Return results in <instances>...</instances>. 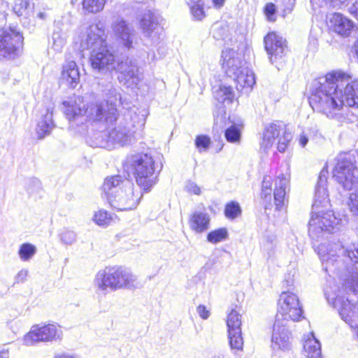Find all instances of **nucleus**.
<instances>
[{
  "instance_id": "f257e3e1",
  "label": "nucleus",
  "mask_w": 358,
  "mask_h": 358,
  "mask_svg": "<svg viewBox=\"0 0 358 358\" xmlns=\"http://www.w3.org/2000/svg\"><path fill=\"white\" fill-rule=\"evenodd\" d=\"M106 101L92 103L87 106L81 96L64 101V113L69 121V127L76 133L84 134L88 123L95 127L106 128L117 119V107L121 103L118 90L111 87Z\"/></svg>"
},
{
  "instance_id": "f03ea898",
  "label": "nucleus",
  "mask_w": 358,
  "mask_h": 358,
  "mask_svg": "<svg viewBox=\"0 0 358 358\" xmlns=\"http://www.w3.org/2000/svg\"><path fill=\"white\" fill-rule=\"evenodd\" d=\"M315 109L334 117L344 106L358 108V79L343 71H333L315 82Z\"/></svg>"
},
{
  "instance_id": "7ed1b4c3",
  "label": "nucleus",
  "mask_w": 358,
  "mask_h": 358,
  "mask_svg": "<svg viewBox=\"0 0 358 358\" xmlns=\"http://www.w3.org/2000/svg\"><path fill=\"white\" fill-rule=\"evenodd\" d=\"M345 271L341 275L342 287L334 294H327L329 303H332L341 318L353 329L358 339V303H352L345 297L349 292H358V243H353L345 250Z\"/></svg>"
},
{
  "instance_id": "20e7f679",
  "label": "nucleus",
  "mask_w": 358,
  "mask_h": 358,
  "mask_svg": "<svg viewBox=\"0 0 358 358\" xmlns=\"http://www.w3.org/2000/svg\"><path fill=\"white\" fill-rule=\"evenodd\" d=\"M81 50H91L90 62L94 71L107 74L116 68L115 55L108 49L103 24H91L80 39Z\"/></svg>"
},
{
  "instance_id": "39448f33",
  "label": "nucleus",
  "mask_w": 358,
  "mask_h": 358,
  "mask_svg": "<svg viewBox=\"0 0 358 358\" xmlns=\"http://www.w3.org/2000/svg\"><path fill=\"white\" fill-rule=\"evenodd\" d=\"M327 164L320 173L317 181V191L315 192V229L321 231L333 232L338 228L341 220L337 218L334 213L329 210L330 200L327 188L328 177Z\"/></svg>"
},
{
  "instance_id": "423d86ee",
  "label": "nucleus",
  "mask_w": 358,
  "mask_h": 358,
  "mask_svg": "<svg viewBox=\"0 0 358 358\" xmlns=\"http://www.w3.org/2000/svg\"><path fill=\"white\" fill-rule=\"evenodd\" d=\"M94 285L104 294L108 293V289L113 292L139 287L137 277L128 268L122 266L106 267L99 271L96 275Z\"/></svg>"
},
{
  "instance_id": "0eeeda50",
  "label": "nucleus",
  "mask_w": 358,
  "mask_h": 358,
  "mask_svg": "<svg viewBox=\"0 0 358 358\" xmlns=\"http://www.w3.org/2000/svg\"><path fill=\"white\" fill-rule=\"evenodd\" d=\"M127 164L142 190L150 192L157 184L155 161L150 155L142 152L132 155L127 158Z\"/></svg>"
},
{
  "instance_id": "6e6552de",
  "label": "nucleus",
  "mask_w": 358,
  "mask_h": 358,
  "mask_svg": "<svg viewBox=\"0 0 358 358\" xmlns=\"http://www.w3.org/2000/svg\"><path fill=\"white\" fill-rule=\"evenodd\" d=\"M116 114L117 119L113 124L106 128L96 127L100 131L92 136L91 146L110 150L115 145L124 146L130 142L134 131L129 130L123 121L119 120L118 113Z\"/></svg>"
},
{
  "instance_id": "1a4fd4ad",
  "label": "nucleus",
  "mask_w": 358,
  "mask_h": 358,
  "mask_svg": "<svg viewBox=\"0 0 358 358\" xmlns=\"http://www.w3.org/2000/svg\"><path fill=\"white\" fill-rule=\"evenodd\" d=\"M124 187L112 193L108 201L112 208L117 210H131L136 208L143 194L135 188L131 181H124Z\"/></svg>"
},
{
  "instance_id": "9d476101",
  "label": "nucleus",
  "mask_w": 358,
  "mask_h": 358,
  "mask_svg": "<svg viewBox=\"0 0 358 358\" xmlns=\"http://www.w3.org/2000/svg\"><path fill=\"white\" fill-rule=\"evenodd\" d=\"M303 312L298 296L289 292L281 294L275 320L288 324L289 321L299 322L303 318Z\"/></svg>"
},
{
  "instance_id": "9b49d317",
  "label": "nucleus",
  "mask_w": 358,
  "mask_h": 358,
  "mask_svg": "<svg viewBox=\"0 0 358 358\" xmlns=\"http://www.w3.org/2000/svg\"><path fill=\"white\" fill-rule=\"evenodd\" d=\"M23 36L15 28L0 29V59L18 57L23 46Z\"/></svg>"
},
{
  "instance_id": "f8f14e48",
  "label": "nucleus",
  "mask_w": 358,
  "mask_h": 358,
  "mask_svg": "<svg viewBox=\"0 0 358 358\" xmlns=\"http://www.w3.org/2000/svg\"><path fill=\"white\" fill-rule=\"evenodd\" d=\"M334 177L346 190L358 185V168L347 154L341 155L334 171Z\"/></svg>"
},
{
  "instance_id": "ddd939ff",
  "label": "nucleus",
  "mask_w": 358,
  "mask_h": 358,
  "mask_svg": "<svg viewBox=\"0 0 358 358\" xmlns=\"http://www.w3.org/2000/svg\"><path fill=\"white\" fill-rule=\"evenodd\" d=\"M114 70L119 73V82L127 87H136L143 78L142 72L136 59L127 58L124 61L117 63Z\"/></svg>"
},
{
  "instance_id": "4468645a",
  "label": "nucleus",
  "mask_w": 358,
  "mask_h": 358,
  "mask_svg": "<svg viewBox=\"0 0 358 358\" xmlns=\"http://www.w3.org/2000/svg\"><path fill=\"white\" fill-rule=\"evenodd\" d=\"M114 70L119 73V82L127 87H136L143 78L142 72L136 59L127 58L124 61L117 63Z\"/></svg>"
},
{
  "instance_id": "2eb2a0df",
  "label": "nucleus",
  "mask_w": 358,
  "mask_h": 358,
  "mask_svg": "<svg viewBox=\"0 0 358 358\" xmlns=\"http://www.w3.org/2000/svg\"><path fill=\"white\" fill-rule=\"evenodd\" d=\"M61 334L62 331L55 324H36L25 336L24 341L27 345H32L34 342L52 341L60 338Z\"/></svg>"
},
{
  "instance_id": "dca6fc26",
  "label": "nucleus",
  "mask_w": 358,
  "mask_h": 358,
  "mask_svg": "<svg viewBox=\"0 0 358 358\" xmlns=\"http://www.w3.org/2000/svg\"><path fill=\"white\" fill-rule=\"evenodd\" d=\"M292 335L288 324L275 320L271 336V348L273 350L289 351L292 349Z\"/></svg>"
},
{
  "instance_id": "f3484780",
  "label": "nucleus",
  "mask_w": 358,
  "mask_h": 358,
  "mask_svg": "<svg viewBox=\"0 0 358 358\" xmlns=\"http://www.w3.org/2000/svg\"><path fill=\"white\" fill-rule=\"evenodd\" d=\"M264 43L265 50L273 64L278 59L282 58L288 51L286 40L275 32L267 34L264 36Z\"/></svg>"
},
{
  "instance_id": "a211bd4d",
  "label": "nucleus",
  "mask_w": 358,
  "mask_h": 358,
  "mask_svg": "<svg viewBox=\"0 0 358 358\" xmlns=\"http://www.w3.org/2000/svg\"><path fill=\"white\" fill-rule=\"evenodd\" d=\"M113 34L115 39L124 48H132L136 41V33L134 27L122 18H118L112 23Z\"/></svg>"
},
{
  "instance_id": "6ab92c4d",
  "label": "nucleus",
  "mask_w": 358,
  "mask_h": 358,
  "mask_svg": "<svg viewBox=\"0 0 358 358\" xmlns=\"http://www.w3.org/2000/svg\"><path fill=\"white\" fill-rule=\"evenodd\" d=\"M222 68L225 71L227 76L233 78L243 69L240 55L233 48H227L222 53Z\"/></svg>"
},
{
  "instance_id": "aec40b11",
  "label": "nucleus",
  "mask_w": 358,
  "mask_h": 358,
  "mask_svg": "<svg viewBox=\"0 0 358 358\" xmlns=\"http://www.w3.org/2000/svg\"><path fill=\"white\" fill-rule=\"evenodd\" d=\"M139 24L144 36L150 38L152 43H158L160 27L156 17L150 10L140 18Z\"/></svg>"
},
{
  "instance_id": "412c9836",
  "label": "nucleus",
  "mask_w": 358,
  "mask_h": 358,
  "mask_svg": "<svg viewBox=\"0 0 358 358\" xmlns=\"http://www.w3.org/2000/svg\"><path fill=\"white\" fill-rule=\"evenodd\" d=\"M329 27L338 35L348 36L354 28V23L342 14L335 13L329 19Z\"/></svg>"
},
{
  "instance_id": "4be33fe9",
  "label": "nucleus",
  "mask_w": 358,
  "mask_h": 358,
  "mask_svg": "<svg viewBox=\"0 0 358 358\" xmlns=\"http://www.w3.org/2000/svg\"><path fill=\"white\" fill-rule=\"evenodd\" d=\"M118 118L123 121L126 127L131 131H134L135 127H142L145 123V115L141 114L139 109L135 107L126 110Z\"/></svg>"
},
{
  "instance_id": "5701e85b",
  "label": "nucleus",
  "mask_w": 358,
  "mask_h": 358,
  "mask_svg": "<svg viewBox=\"0 0 358 358\" xmlns=\"http://www.w3.org/2000/svg\"><path fill=\"white\" fill-rule=\"evenodd\" d=\"M289 185V179L283 174L279 175L275 181L273 192L275 209L280 210L285 203L286 189Z\"/></svg>"
},
{
  "instance_id": "b1692460",
  "label": "nucleus",
  "mask_w": 358,
  "mask_h": 358,
  "mask_svg": "<svg viewBox=\"0 0 358 358\" xmlns=\"http://www.w3.org/2000/svg\"><path fill=\"white\" fill-rule=\"evenodd\" d=\"M281 126L276 123H271L264 127L262 139L260 143V149L267 152L273 146L274 141L280 134Z\"/></svg>"
},
{
  "instance_id": "393cba45",
  "label": "nucleus",
  "mask_w": 358,
  "mask_h": 358,
  "mask_svg": "<svg viewBox=\"0 0 358 358\" xmlns=\"http://www.w3.org/2000/svg\"><path fill=\"white\" fill-rule=\"evenodd\" d=\"M210 218L208 213L201 211L194 212L189 220V227L196 233H202L208 229Z\"/></svg>"
},
{
  "instance_id": "a878e982",
  "label": "nucleus",
  "mask_w": 358,
  "mask_h": 358,
  "mask_svg": "<svg viewBox=\"0 0 358 358\" xmlns=\"http://www.w3.org/2000/svg\"><path fill=\"white\" fill-rule=\"evenodd\" d=\"M62 78L68 83L71 88L76 87L80 82V72L75 62L71 61L64 65Z\"/></svg>"
},
{
  "instance_id": "bb28decb",
  "label": "nucleus",
  "mask_w": 358,
  "mask_h": 358,
  "mask_svg": "<svg viewBox=\"0 0 358 358\" xmlns=\"http://www.w3.org/2000/svg\"><path fill=\"white\" fill-rule=\"evenodd\" d=\"M55 127L52 120V108L48 107L46 109V113L42 116L41 119L38 121L36 131L38 138H43L46 135L50 134L51 130Z\"/></svg>"
},
{
  "instance_id": "cd10ccee",
  "label": "nucleus",
  "mask_w": 358,
  "mask_h": 358,
  "mask_svg": "<svg viewBox=\"0 0 358 358\" xmlns=\"http://www.w3.org/2000/svg\"><path fill=\"white\" fill-rule=\"evenodd\" d=\"M124 181L130 180L120 175L107 177L103 184V189L107 194V198L108 199L112 193H115L118 189L124 188Z\"/></svg>"
},
{
  "instance_id": "c85d7f7f",
  "label": "nucleus",
  "mask_w": 358,
  "mask_h": 358,
  "mask_svg": "<svg viewBox=\"0 0 358 358\" xmlns=\"http://www.w3.org/2000/svg\"><path fill=\"white\" fill-rule=\"evenodd\" d=\"M212 35L216 40H222L227 43L232 42V30L226 22H216L211 29Z\"/></svg>"
},
{
  "instance_id": "c756f323",
  "label": "nucleus",
  "mask_w": 358,
  "mask_h": 358,
  "mask_svg": "<svg viewBox=\"0 0 358 358\" xmlns=\"http://www.w3.org/2000/svg\"><path fill=\"white\" fill-rule=\"evenodd\" d=\"M232 78L237 83V90H238V86L241 88H251L255 83L253 71L246 67Z\"/></svg>"
},
{
  "instance_id": "7c9ffc66",
  "label": "nucleus",
  "mask_w": 358,
  "mask_h": 358,
  "mask_svg": "<svg viewBox=\"0 0 358 358\" xmlns=\"http://www.w3.org/2000/svg\"><path fill=\"white\" fill-rule=\"evenodd\" d=\"M214 97L220 103H231L234 97L233 88L231 86L224 85H220L219 88L214 92Z\"/></svg>"
},
{
  "instance_id": "2f4dec72",
  "label": "nucleus",
  "mask_w": 358,
  "mask_h": 358,
  "mask_svg": "<svg viewBox=\"0 0 358 358\" xmlns=\"http://www.w3.org/2000/svg\"><path fill=\"white\" fill-rule=\"evenodd\" d=\"M14 13L19 17L29 18L34 14L32 8L29 5V0H15L13 6Z\"/></svg>"
},
{
  "instance_id": "473e14b6",
  "label": "nucleus",
  "mask_w": 358,
  "mask_h": 358,
  "mask_svg": "<svg viewBox=\"0 0 358 358\" xmlns=\"http://www.w3.org/2000/svg\"><path fill=\"white\" fill-rule=\"evenodd\" d=\"M67 38V34L60 27H56L54 29L52 40V48L57 51L60 52L64 47Z\"/></svg>"
},
{
  "instance_id": "72a5a7b5",
  "label": "nucleus",
  "mask_w": 358,
  "mask_h": 358,
  "mask_svg": "<svg viewBox=\"0 0 358 358\" xmlns=\"http://www.w3.org/2000/svg\"><path fill=\"white\" fill-rule=\"evenodd\" d=\"M242 124L234 123L225 129L224 136L229 143H239L241 138Z\"/></svg>"
},
{
  "instance_id": "f704fd0d",
  "label": "nucleus",
  "mask_w": 358,
  "mask_h": 358,
  "mask_svg": "<svg viewBox=\"0 0 358 358\" xmlns=\"http://www.w3.org/2000/svg\"><path fill=\"white\" fill-rule=\"evenodd\" d=\"M302 355L306 358H313V331L304 334L301 338Z\"/></svg>"
},
{
  "instance_id": "c9c22d12",
  "label": "nucleus",
  "mask_w": 358,
  "mask_h": 358,
  "mask_svg": "<svg viewBox=\"0 0 358 358\" xmlns=\"http://www.w3.org/2000/svg\"><path fill=\"white\" fill-rule=\"evenodd\" d=\"M188 5L194 19L201 20L205 17L203 0H189Z\"/></svg>"
},
{
  "instance_id": "e433bc0d",
  "label": "nucleus",
  "mask_w": 358,
  "mask_h": 358,
  "mask_svg": "<svg viewBox=\"0 0 358 358\" xmlns=\"http://www.w3.org/2000/svg\"><path fill=\"white\" fill-rule=\"evenodd\" d=\"M228 237V231L226 228H219L210 231L207 235V241L216 244L225 241Z\"/></svg>"
},
{
  "instance_id": "4c0bfd02",
  "label": "nucleus",
  "mask_w": 358,
  "mask_h": 358,
  "mask_svg": "<svg viewBox=\"0 0 358 358\" xmlns=\"http://www.w3.org/2000/svg\"><path fill=\"white\" fill-rule=\"evenodd\" d=\"M229 344L231 349L238 350H242L243 345V339L241 330H231L228 331Z\"/></svg>"
},
{
  "instance_id": "58836bf2",
  "label": "nucleus",
  "mask_w": 358,
  "mask_h": 358,
  "mask_svg": "<svg viewBox=\"0 0 358 358\" xmlns=\"http://www.w3.org/2000/svg\"><path fill=\"white\" fill-rule=\"evenodd\" d=\"M106 0H83V8L92 13L100 12L104 8Z\"/></svg>"
},
{
  "instance_id": "ea45409f",
  "label": "nucleus",
  "mask_w": 358,
  "mask_h": 358,
  "mask_svg": "<svg viewBox=\"0 0 358 358\" xmlns=\"http://www.w3.org/2000/svg\"><path fill=\"white\" fill-rule=\"evenodd\" d=\"M36 252V248L34 245L25 243L20 245L18 255L21 260L27 262L31 259Z\"/></svg>"
},
{
  "instance_id": "a19ab883",
  "label": "nucleus",
  "mask_w": 358,
  "mask_h": 358,
  "mask_svg": "<svg viewBox=\"0 0 358 358\" xmlns=\"http://www.w3.org/2000/svg\"><path fill=\"white\" fill-rule=\"evenodd\" d=\"M227 324L228 331L231 330H241V315L236 310H232L228 315Z\"/></svg>"
},
{
  "instance_id": "79ce46f5",
  "label": "nucleus",
  "mask_w": 358,
  "mask_h": 358,
  "mask_svg": "<svg viewBox=\"0 0 358 358\" xmlns=\"http://www.w3.org/2000/svg\"><path fill=\"white\" fill-rule=\"evenodd\" d=\"M112 220L110 214L107 211L101 210L96 212L93 217V221L99 226L106 227Z\"/></svg>"
},
{
  "instance_id": "37998d69",
  "label": "nucleus",
  "mask_w": 358,
  "mask_h": 358,
  "mask_svg": "<svg viewBox=\"0 0 358 358\" xmlns=\"http://www.w3.org/2000/svg\"><path fill=\"white\" fill-rule=\"evenodd\" d=\"M241 213V208L238 203L231 201L226 204L224 215L229 219H235Z\"/></svg>"
},
{
  "instance_id": "c03bdc74",
  "label": "nucleus",
  "mask_w": 358,
  "mask_h": 358,
  "mask_svg": "<svg viewBox=\"0 0 358 358\" xmlns=\"http://www.w3.org/2000/svg\"><path fill=\"white\" fill-rule=\"evenodd\" d=\"M60 241L66 245H71L77 241L76 233L68 229H64L59 235Z\"/></svg>"
},
{
  "instance_id": "a18cd8bd",
  "label": "nucleus",
  "mask_w": 358,
  "mask_h": 358,
  "mask_svg": "<svg viewBox=\"0 0 358 358\" xmlns=\"http://www.w3.org/2000/svg\"><path fill=\"white\" fill-rule=\"evenodd\" d=\"M210 138L206 135H199L195 139L196 148L200 152H206L210 145Z\"/></svg>"
},
{
  "instance_id": "49530a36",
  "label": "nucleus",
  "mask_w": 358,
  "mask_h": 358,
  "mask_svg": "<svg viewBox=\"0 0 358 358\" xmlns=\"http://www.w3.org/2000/svg\"><path fill=\"white\" fill-rule=\"evenodd\" d=\"M292 138V132L288 131V129L285 128L283 136L279 139L278 143V150L280 152H284L287 147L289 142Z\"/></svg>"
},
{
  "instance_id": "de8ad7c7",
  "label": "nucleus",
  "mask_w": 358,
  "mask_h": 358,
  "mask_svg": "<svg viewBox=\"0 0 358 358\" xmlns=\"http://www.w3.org/2000/svg\"><path fill=\"white\" fill-rule=\"evenodd\" d=\"M271 178L270 176H264L262 181V197L266 199L268 196H271Z\"/></svg>"
},
{
  "instance_id": "09e8293b",
  "label": "nucleus",
  "mask_w": 358,
  "mask_h": 358,
  "mask_svg": "<svg viewBox=\"0 0 358 358\" xmlns=\"http://www.w3.org/2000/svg\"><path fill=\"white\" fill-rule=\"evenodd\" d=\"M348 206L352 213L358 215V188L355 192L350 194Z\"/></svg>"
},
{
  "instance_id": "8fccbe9b",
  "label": "nucleus",
  "mask_w": 358,
  "mask_h": 358,
  "mask_svg": "<svg viewBox=\"0 0 358 358\" xmlns=\"http://www.w3.org/2000/svg\"><path fill=\"white\" fill-rule=\"evenodd\" d=\"M276 13L275 6L273 3H267L264 7V13L269 21H275V15Z\"/></svg>"
},
{
  "instance_id": "3c124183",
  "label": "nucleus",
  "mask_w": 358,
  "mask_h": 358,
  "mask_svg": "<svg viewBox=\"0 0 358 358\" xmlns=\"http://www.w3.org/2000/svg\"><path fill=\"white\" fill-rule=\"evenodd\" d=\"M185 189L187 192L193 193L196 195H199L201 194L200 187L194 182L192 181H188L186 183Z\"/></svg>"
},
{
  "instance_id": "603ef678",
  "label": "nucleus",
  "mask_w": 358,
  "mask_h": 358,
  "mask_svg": "<svg viewBox=\"0 0 358 358\" xmlns=\"http://www.w3.org/2000/svg\"><path fill=\"white\" fill-rule=\"evenodd\" d=\"M296 0H283L282 3L284 5V9H283V16H285V15L290 13L295 5Z\"/></svg>"
},
{
  "instance_id": "864d4df0",
  "label": "nucleus",
  "mask_w": 358,
  "mask_h": 358,
  "mask_svg": "<svg viewBox=\"0 0 358 358\" xmlns=\"http://www.w3.org/2000/svg\"><path fill=\"white\" fill-rule=\"evenodd\" d=\"M317 254L322 262H329V252H327V247L324 245H322L319 247Z\"/></svg>"
},
{
  "instance_id": "5fc2aeb1",
  "label": "nucleus",
  "mask_w": 358,
  "mask_h": 358,
  "mask_svg": "<svg viewBox=\"0 0 358 358\" xmlns=\"http://www.w3.org/2000/svg\"><path fill=\"white\" fill-rule=\"evenodd\" d=\"M28 275V271L26 269H22L20 271L15 277V282L20 283L23 282L26 280Z\"/></svg>"
},
{
  "instance_id": "6e6d98bb",
  "label": "nucleus",
  "mask_w": 358,
  "mask_h": 358,
  "mask_svg": "<svg viewBox=\"0 0 358 358\" xmlns=\"http://www.w3.org/2000/svg\"><path fill=\"white\" fill-rule=\"evenodd\" d=\"M197 313L203 320L208 319L210 316V311L207 310L206 307L203 305H199L197 307Z\"/></svg>"
},
{
  "instance_id": "4d7b16f0",
  "label": "nucleus",
  "mask_w": 358,
  "mask_h": 358,
  "mask_svg": "<svg viewBox=\"0 0 358 358\" xmlns=\"http://www.w3.org/2000/svg\"><path fill=\"white\" fill-rule=\"evenodd\" d=\"M30 183L33 185L34 188L31 189L30 187H28V189L31 192H34L35 190H38L41 187V183L39 180L37 178H31L29 180Z\"/></svg>"
},
{
  "instance_id": "13d9d810",
  "label": "nucleus",
  "mask_w": 358,
  "mask_h": 358,
  "mask_svg": "<svg viewBox=\"0 0 358 358\" xmlns=\"http://www.w3.org/2000/svg\"><path fill=\"white\" fill-rule=\"evenodd\" d=\"M315 358H322L321 356V344L320 341L315 337Z\"/></svg>"
},
{
  "instance_id": "bf43d9fd",
  "label": "nucleus",
  "mask_w": 358,
  "mask_h": 358,
  "mask_svg": "<svg viewBox=\"0 0 358 358\" xmlns=\"http://www.w3.org/2000/svg\"><path fill=\"white\" fill-rule=\"evenodd\" d=\"M349 12L358 20V0H357L349 8Z\"/></svg>"
},
{
  "instance_id": "052dcab7",
  "label": "nucleus",
  "mask_w": 358,
  "mask_h": 358,
  "mask_svg": "<svg viewBox=\"0 0 358 358\" xmlns=\"http://www.w3.org/2000/svg\"><path fill=\"white\" fill-rule=\"evenodd\" d=\"M36 18L38 19L41 21H45L48 17V14L46 11V10H38L36 14Z\"/></svg>"
},
{
  "instance_id": "680f3d73",
  "label": "nucleus",
  "mask_w": 358,
  "mask_h": 358,
  "mask_svg": "<svg viewBox=\"0 0 358 358\" xmlns=\"http://www.w3.org/2000/svg\"><path fill=\"white\" fill-rule=\"evenodd\" d=\"M55 358H80L78 355H71L68 353H64L62 355H57Z\"/></svg>"
},
{
  "instance_id": "e2e57ef3",
  "label": "nucleus",
  "mask_w": 358,
  "mask_h": 358,
  "mask_svg": "<svg viewBox=\"0 0 358 358\" xmlns=\"http://www.w3.org/2000/svg\"><path fill=\"white\" fill-rule=\"evenodd\" d=\"M9 351L8 349H2L0 350V358H8Z\"/></svg>"
},
{
  "instance_id": "0e129e2a",
  "label": "nucleus",
  "mask_w": 358,
  "mask_h": 358,
  "mask_svg": "<svg viewBox=\"0 0 358 358\" xmlns=\"http://www.w3.org/2000/svg\"><path fill=\"white\" fill-rule=\"evenodd\" d=\"M308 141V138L306 136H301L300 138V144L302 147H305Z\"/></svg>"
},
{
  "instance_id": "69168bd1",
  "label": "nucleus",
  "mask_w": 358,
  "mask_h": 358,
  "mask_svg": "<svg viewBox=\"0 0 358 358\" xmlns=\"http://www.w3.org/2000/svg\"><path fill=\"white\" fill-rule=\"evenodd\" d=\"M224 1L225 0H213L214 5L218 8L223 6Z\"/></svg>"
},
{
  "instance_id": "338daca9",
  "label": "nucleus",
  "mask_w": 358,
  "mask_h": 358,
  "mask_svg": "<svg viewBox=\"0 0 358 358\" xmlns=\"http://www.w3.org/2000/svg\"><path fill=\"white\" fill-rule=\"evenodd\" d=\"M212 358H226V356L221 352H218V353L215 354L212 357Z\"/></svg>"
},
{
  "instance_id": "774afa93",
  "label": "nucleus",
  "mask_w": 358,
  "mask_h": 358,
  "mask_svg": "<svg viewBox=\"0 0 358 358\" xmlns=\"http://www.w3.org/2000/svg\"><path fill=\"white\" fill-rule=\"evenodd\" d=\"M354 48H355V53L358 57V39L357 40V41L355 43Z\"/></svg>"
}]
</instances>
